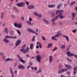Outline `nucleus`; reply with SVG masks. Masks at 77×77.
I'll return each mask as SVG.
<instances>
[{
    "mask_svg": "<svg viewBox=\"0 0 77 77\" xmlns=\"http://www.w3.org/2000/svg\"><path fill=\"white\" fill-rule=\"evenodd\" d=\"M29 21H32V18H29Z\"/></svg>",
    "mask_w": 77,
    "mask_h": 77,
    "instance_id": "57",
    "label": "nucleus"
},
{
    "mask_svg": "<svg viewBox=\"0 0 77 77\" xmlns=\"http://www.w3.org/2000/svg\"><path fill=\"white\" fill-rule=\"evenodd\" d=\"M77 66H76L75 67H74L73 69V74L74 75H75L76 74V73H77Z\"/></svg>",
    "mask_w": 77,
    "mask_h": 77,
    "instance_id": "10",
    "label": "nucleus"
},
{
    "mask_svg": "<svg viewBox=\"0 0 77 77\" xmlns=\"http://www.w3.org/2000/svg\"><path fill=\"white\" fill-rule=\"evenodd\" d=\"M27 8H28V9H35V6L32 5H31L28 6Z\"/></svg>",
    "mask_w": 77,
    "mask_h": 77,
    "instance_id": "8",
    "label": "nucleus"
},
{
    "mask_svg": "<svg viewBox=\"0 0 77 77\" xmlns=\"http://www.w3.org/2000/svg\"><path fill=\"white\" fill-rule=\"evenodd\" d=\"M20 29L22 27V23H20L19 24H18V25L17 26V27Z\"/></svg>",
    "mask_w": 77,
    "mask_h": 77,
    "instance_id": "23",
    "label": "nucleus"
},
{
    "mask_svg": "<svg viewBox=\"0 0 77 77\" xmlns=\"http://www.w3.org/2000/svg\"><path fill=\"white\" fill-rule=\"evenodd\" d=\"M21 42V41L20 40H18L17 41L16 43V46H18Z\"/></svg>",
    "mask_w": 77,
    "mask_h": 77,
    "instance_id": "9",
    "label": "nucleus"
},
{
    "mask_svg": "<svg viewBox=\"0 0 77 77\" xmlns=\"http://www.w3.org/2000/svg\"><path fill=\"white\" fill-rule=\"evenodd\" d=\"M34 14L36 16H38V17H40V18H41L42 17V14H38L36 13V12H35L34 13Z\"/></svg>",
    "mask_w": 77,
    "mask_h": 77,
    "instance_id": "11",
    "label": "nucleus"
},
{
    "mask_svg": "<svg viewBox=\"0 0 77 77\" xmlns=\"http://www.w3.org/2000/svg\"><path fill=\"white\" fill-rule=\"evenodd\" d=\"M21 20H22V21H23V20H24V17H21Z\"/></svg>",
    "mask_w": 77,
    "mask_h": 77,
    "instance_id": "50",
    "label": "nucleus"
},
{
    "mask_svg": "<svg viewBox=\"0 0 77 77\" xmlns=\"http://www.w3.org/2000/svg\"><path fill=\"white\" fill-rule=\"evenodd\" d=\"M17 37L16 36H12V39H17Z\"/></svg>",
    "mask_w": 77,
    "mask_h": 77,
    "instance_id": "49",
    "label": "nucleus"
},
{
    "mask_svg": "<svg viewBox=\"0 0 77 77\" xmlns=\"http://www.w3.org/2000/svg\"><path fill=\"white\" fill-rule=\"evenodd\" d=\"M33 33H34V34H36V35H38V34L37 33H36L35 31H34V32H33Z\"/></svg>",
    "mask_w": 77,
    "mask_h": 77,
    "instance_id": "53",
    "label": "nucleus"
},
{
    "mask_svg": "<svg viewBox=\"0 0 77 77\" xmlns=\"http://www.w3.org/2000/svg\"><path fill=\"white\" fill-rule=\"evenodd\" d=\"M27 30L28 32H29L30 33H33V32H34V31H33V30L32 29H31L29 28H28L27 29Z\"/></svg>",
    "mask_w": 77,
    "mask_h": 77,
    "instance_id": "16",
    "label": "nucleus"
},
{
    "mask_svg": "<svg viewBox=\"0 0 77 77\" xmlns=\"http://www.w3.org/2000/svg\"><path fill=\"white\" fill-rule=\"evenodd\" d=\"M27 24H28V25H31V23H32V22H30V21L27 20Z\"/></svg>",
    "mask_w": 77,
    "mask_h": 77,
    "instance_id": "37",
    "label": "nucleus"
},
{
    "mask_svg": "<svg viewBox=\"0 0 77 77\" xmlns=\"http://www.w3.org/2000/svg\"><path fill=\"white\" fill-rule=\"evenodd\" d=\"M5 32L7 33H8V28H5Z\"/></svg>",
    "mask_w": 77,
    "mask_h": 77,
    "instance_id": "36",
    "label": "nucleus"
},
{
    "mask_svg": "<svg viewBox=\"0 0 77 77\" xmlns=\"http://www.w3.org/2000/svg\"><path fill=\"white\" fill-rule=\"evenodd\" d=\"M11 16L13 18H15V16L14 14H11Z\"/></svg>",
    "mask_w": 77,
    "mask_h": 77,
    "instance_id": "48",
    "label": "nucleus"
},
{
    "mask_svg": "<svg viewBox=\"0 0 77 77\" xmlns=\"http://www.w3.org/2000/svg\"><path fill=\"white\" fill-rule=\"evenodd\" d=\"M43 1L45 3H47V0H43Z\"/></svg>",
    "mask_w": 77,
    "mask_h": 77,
    "instance_id": "58",
    "label": "nucleus"
},
{
    "mask_svg": "<svg viewBox=\"0 0 77 77\" xmlns=\"http://www.w3.org/2000/svg\"><path fill=\"white\" fill-rule=\"evenodd\" d=\"M26 44H24L23 45V46L22 47V48H23L25 49V47H26Z\"/></svg>",
    "mask_w": 77,
    "mask_h": 77,
    "instance_id": "51",
    "label": "nucleus"
},
{
    "mask_svg": "<svg viewBox=\"0 0 77 77\" xmlns=\"http://www.w3.org/2000/svg\"><path fill=\"white\" fill-rule=\"evenodd\" d=\"M66 47V46H65V45H63L62 46H61V48L62 49H64Z\"/></svg>",
    "mask_w": 77,
    "mask_h": 77,
    "instance_id": "30",
    "label": "nucleus"
},
{
    "mask_svg": "<svg viewBox=\"0 0 77 77\" xmlns=\"http://www.w3.org/2000/svg\"><path fill=\"white\" fill-rule=\"evenodd\" d=\"M65 67L67 68H69V69H70V68H71V66L69 65H68V64H65Z\"/></svg>",
    "mask_w": 77,
    "mask_h": 77,
    "instance_id": "21",
    "label": "nucleus"
},
{
    "mask_svg": "<svg viewBox=\"0 0 77 77\" xmlns=\"http://www.w3.org/2000/svg\"><path fill=\"white\" fill-rule=\"evenodd\" d=\"M17 33H18V34H19V35H21V32H20V31L19 30H18V29L17 30Z\"/></svg>",
    "mask_w": 77,
    "mask_h": 77,
    "instance_id": "39",
    "label": "nucleus"
},
{
    "mask_svg": "<svg viewBox=\"0 0 77 77\" xmlns=\"http://www.w3.org/2000/svg\"><path fill=\"white\" fill-rule=\"evenodd\" d=\"M3 41L4 42H6V43H9V40H8L7 39H6V38H4V39H3Z\"/></svg>",
    "mask_w": 77,
    "mask_h": 77,
    "instance_id": "24",
    "label": "nucleus"
},
{
    "mask_svg": "<svg viewBox=\"0 0 77 77\" xmlns=\"http://www.w3.org/2000/svg\"><path fill=\"white\" fill-rule=\"evenodd\" d=\"M36 36L34 35L33 36V38L32 39V42H34V41H35V37Z\"/></svg>",
    "mask_w": 77,
    "mask_h": 77,
    "instance_id": "41",
    "label": "nucleus"
},
{
    "mask_svg": "<svg viewBox=\"0 0 77 77\" xmlns=\"http://www.w3.org/2000/svg\"><path fill=\"white\" fill-rule=\"evenodd\" d=\"M25 3L26 4L27 6H28L29 5V2H25Z\"/></svg>",
    "mask_w": 77,
    "mask_h": 77,
    "instance_id": "46",
    "label": "nucleus"
},
{
    "mask_svg": "<svg viewBox=\"0 0 77 77\" xmlns=\"http://www.w3.org/2000/svg\"><path fill=\"white\" fill-rule=\"evenodd\" d=\"M68 71V69H59L58 70V74H61V73H62L65 71Z\"/></svg>",
    "mask_w": 77,
    "mask_h": 77,
    "instance_id": "2",
    "label": "nucleus"
},
{
    "mask_svg": "<svg viewBox=\"0 0 77 77\" xmlns=\"http://www.w3.org/2000/svg\"><path fill=\"white\" fill-rule=\"evenodd\" d=\"M24 48H21L20 49V51H21V52H24Z\"/></svg>",
    "mask_w": 77,
    "mask_h": 77,
    "instance_id": "35",
    "label": "nucleus"
},
{
    "mask_svg": "<svg viewBox=\"0 0 77 77\" xmlns=\"http://www.w3.org/2000/svg\"><path fill=\"white\" fill-rule=\"evenodd\" d=\"M63 37H64L65 38H66V41H69V37L67 35H63Z\"/></svg>",
    "mask_w": 77,
    "mask_h": 77,
    "instance_id": "17",
    "label": "nucleus"
},
{
    "mask_svg": "<svg viewBox=\"0 0 77 77\" xmlns=\"http://www.w3.org/2000/svg\"><path fill=\"white\" fill-rule=\"evenodd\" d=\"M58 48L57 47H55L54 48L53 50H52V51L53 52H54V51H55Z\"/></svg>",
    "mask_w": 77,
    "mask_h": 77,
    "instance_id": "34",
    "label": "nucleus"
},
{
    "mask_svg": "<svg viewBox=\"0 0 77 77\" xmlns=\"http://www.w3.org/2000/svg\"><path fill=\"white\" fill-rule=\"evenodd\" d=\"M51 14H52V17H54L55 16V12L54 11H53L52 12H51Z\"/></svg>",
    "mask_w": 77,
    "mask_h": 77,
    "instance_id": "26",
    "label": "nucleus"
},
{
    "mask_svg": "<svg viewBox=\"0 0 77 77\" xmlns=\"http://www.w3.org/2000/svg\"><path fill=\"white\" fill-rule=\"evenodd\" d=\"M55 5H48V7H49V8H54V7H55Z\"/></svg>",
    "mask_w": 77,
    "mask_h": 77,
    "instance_id": "29",
    "label": "nucleus"
},
{
    "mask_svg": "<svg viewBox=\"0 0 77 77\" xmlns=\"http://www.w3.org/2000/svg\"><path fill=\"white\" fill-rule=\"evenodd\" d=\"M34 69H35V71H36L37 70V67H35L34 68Z\"/></svg>",
    "mask_w": 77,
    "mask_h": 77,
    "instance_id": "54",
    "label": "nucleus"
},
{
    "mask_svg": "<svg viewBox=\"0 0 77 77\" xmlns=\"http://www.w3.org/2000/svg\"><path fill=\"white\" fill-rule=\"evenodd\" d=\"M14 26L16 27H18V23H15L14 24Z\"/></svg>",
    "mask_w": 77,
    "mask_h": 77,
    "instance_id": "32",
    "label": "nucleus"
},
{
    "mask_svg": "<svg viewBox=\"0 0 77 77\" xmlns=\"http://www.w3.org/2000/svg\"><path fill=\"white\" fill-rule=\"evenodd\" d=\"M76 32H77V29H75L72 30V32L73 33H76Z\"/></svg>",
    "mask_w": 77,
    "mask_h": 77,
    "instance_id": "42",
    "label": "nucleus"
},
{
    "mask_svg": "<svg viewBox=\"0 0 77 77\" xmlns=\"http://www.w3.org/2000/svg\"><path fill=\"white\" fill-rule=\"evenodd\" d=\"M17 63H14V66H17Z\"/></svg>",
    "mask_w": 77,
    "mask_h": 77,
    "instance_id": "56",
    "label": "nucleus"
},
{
    "mask_svg": "<svg viewBox=\"0 0 77 77\" xmlns=\"http://www.w3.org/2000/svg\"><path fill=\"white\" fill-rule=\"evenodd\" d=\"M4 14V13L3 12H2L1 14V16H0V18L1 19V20H3V16Z\"/></svg>",
    "mask_w": 77,
    "mask_h": 77,
    "instance_id": "20",
    "label": "nucleus"
},
{
    "mask_svg": "<svg viewBox=\"0 0 77 77\" xmlns=\"http://www.w3.org/2000/svg\"><path fill=\"white\" fill-rule=\"evenodd\" d=\"M57 34L59 36H62V32L60 31H58Z\"/></svg>",
    "mask_w": 77,
    "mask_h": 77,
    "instance_id": "25",
    "label": "nucleus"
},
{
    "mask_svg": "<svg viewBox=\"0 0 77 77\" xmlns=\"http://www.w3.org/2000/svg\"><path fill=\"white\" fill-rule=\"evenodd\" d=\"M17 6H19V7H24L25 6V3L24 2H21L20 3H19L17 4Z\"/></svg>",
    "mask_w": 77,
    "mask_h": 77,
    "instance_id": "4",
    "label": "nucleus"
},
{
    "mask_svg": "<svg viewBox=\"0 0 77 77\" xmlns=\"http://www.w3.org/2000/svg\"><path fill=\"white\" fill-rule=\"evenodd\" d=\"M11 34H14V31L11 30L10 31Z\"/></svg>",
    "mask_w": 77,
    "mask_h": 77,
    "instance_id": "43",
    "label": "nucleus"
},
{
    "mask_svg": "<svg viewBox=\"0 0 77 77\" xmlns=\"http://www.w3.org/2000/svg\"><path fill=\"white\" fill-rule=\"evenodd\" d=\"M14 60V59H11L10 58H8L6 59H5V61L6 62H8L9 61H13Z\"/></svg>",
    "mask_w": 77,
    "mask_h": 77,
    "instance_id": "19",
    "label": "nucleus"
},
{
    "mask_svg": "<svg viewBox=\"0 0 77 77\" xmlns=\"http://www.w3.org/2000/svg\"><path fill=\"white\" fill-rule=\"evenodd\" d=\"M9 35H6L5 37V38H9Z\"/></svg>",
    "mask_w": 77,
    "mask_h": 77,
    "instance_id": "62",
    "label": "nucleus"
},
{
    "mask_svg": "<svg viewBox=\"0 0 77 77\" xmlns=\"http://www.w3.org/2000/svg\"><path fill=\"white\" fill-rule=\"evenodd\" d=\"M66 54L69 57H71L72 56H74V54H72L71 52L68 51L67 52Z\"/></svg>",
    "mask_w": 77,
    "mask_h": 77,
    "instance_id": "6",
    "label": "nucleus"
},
{
    "mask_svg": "<svg viewBox=\"0 0 77 77\" xmlns=\"http://www.w3.org/2000/svg\"><path fill=\"white\" fill-rule=\"evenodd\" d=\"M53 46V44L52 43L48 45V48H51Z\"/></svg>",
    "mask_w": 77,
    "mask_h": 77,
    "instance_id": "38",
    "label": "nucleus"
},
{
    "mask_svg": "<svg viewBox=\"0 0 77 77\" xmlns=\"http://www.w3.org/2000/svg\"><path fill=\"white\" fill-rule=\"evenodd\" d=\"M17 9V8H16L15 7H13V9L14 10V11H15L16 9Z\"/></svg>",
    "mask_w": 77,
    "mask_h": 77,
    "instance_id": "52",
    "label": "nucleus"
},
{
    "mask_svg": "<svg viewBox=\"0 0 77 77\" xmlns=\"http://www.w3.org/2000/svg\"><path fill=\"white\" fill-rule=\"evenodd\" d=\"M59 68H62V64H60L59 66Z\"/></svg>",
    "mask_w": 77,
    "mask_h": 77,
    "instance_id": "44",
    "label": "nucleus"
},
{
    "mask_svg": "<svg viewBox=\"0 0 77 77\" xmlns=\"http://www.w3.org/2000/svg\"><path fill=\"white\" fill-rule=\"evenodd\" d=\"M67 60L68 62H70V63H71L72 61V60H71V59H70V58H67Z\"/></svg>",
    "mask_w": 77,
    "mask_h": 77,
    "instance_id": "28",
    "label": "nucleus"
},
{
    "mask_svg": "<svg viewBox=\"0 0 77 77\" xmlns=\"http://www.w3.org/2000/svg\"><path fill=\"white\" fill-rule=\"evenodd\" d=\"M10 72L12 74V75L11 77H14V73L13 72V71H12V68H10Z\"/></svg>",
    "mask_w": 77,
    "mask_h": 77,
    "instance_id": "18",
    "label": "nucleus"
},
{
    "mask_svg": "<svg viewBox=\"0 0 77 77\" xmlns=\"http://www.w3.org/2000/svg\"><path fill=\"white\" fill-rule=\"evenodd\" d=\"M37 57V61H38L39 63H41V55H38L36 56Z\"/></svg>",
    "mask_w": 77,
    "mask_h": 77,
    "instance_id": "5",
    "label": "nucleus"
},
{
    "mask_svg": "<svg viewBox=\"0 0 77 77\" xmlns=\"http://www.w3.org/2000/svg\"><path fill=\"white\" fill-rule=\"evenodd\" d=\"M14 74H15L17 75V70H15L14 72Z\"/></svg>",
    "mask_w": 77,
    "mask_h": 77,
    "instance_id": "61",
    "label": "nucleus"
},
{
    "mask_svg": "<svg viewBox=\"0 0 77 77\" xmlns=\"http://www.w3.org/2000/svg\"><path fill=\"white\" fill-rule=\"evenodd\" d=\"M38 46H39V48H42V45H41V44H40Z\"/></svg>",
    "mask_w": 77,
    "mask_h": 77,
    "instance_id": "47",
    "label": "nucleus"
},
{
    "mask_svg": "<svg viewBox=\"0 0 77 77\" xmlns=\"http://www.w3.org/2000/svg\"><path fill=\"white\" fill-rule=\"evenodd\" d=\"M72 20H74L75 17V15H76V14L74 12L72 13Z\"/></svg>",
    "mask_w": 77,
    "mask_h": 77,
    "instance_id": "13",
    "label": "nucleus"
},
{
    "mask_svg": "<svg viewBox=\"0 0 77 77\" xmlns=\"http://www.w3.org/2000/svg\"><path fill=\"white\" fill-rule=\"evenodd\" d=\"M17 56L18 57L19 59V60H20V62H22L23 63V64H24V63H26V61L24 60H23V58L21 57H20V56L19 55H17Z\"/></svg>",
    "mask_w": 77,
    "mask_h": 77,
    "instance_id": "3",
    "label": "nucleus"
},
{
    "mask_svg": "<svg viewBox=\"0 0 77 77\" xmlns=\"http://www.w3.org/2000/svg\"><path fill=\"white\" fill-rule=\"evenodd\" d=\"M42 71V70L41 69H39L38 71H37V73H39V72H41Z\"/></svg>",
    "mask_w": 77,
    "mask_h": 77,
    "instance_id": "45",
    "label": "nucleus"
},
{
    "mask_svg": "<svg viewBox=\"0 0 77 77\" xmlns=\"http://www.w3.org/2000/svg\"><path fill=\"white\" fill-rule=\"evenodd\" d=\"M59 36L58 34L57 33L56 35H55L54 36H53L51 37V39L52 40H54V41H57V39H56V37H57Z\"/></svg>",
    "mask_w": 77,
    "mask_h": 77,
    "instance_id": "7",
    "label": "nucleus"
},
{
    "mask_svg": "<svg viewBox=\"0 0 77 77\" xmlns=\"http://www.w3.org/2000/svg\"><path fill=\"white\" fill-rule=\"evenodd\" d=\"M43 21H44V22H45V23L46 24H48V21L47 20H46L45 19H43Z\"/></svg>",
    "mask_w": 77,
    "mask_h": 77,
    "instance_id": "31",
    "label": "nucleus"
},
{
    "mask_svg": "<svg viewBox=\"0 0 77 77\" xmlns=\"http://www.w3.org/2000/svg\"><path fill=\"white\" fill-rule=\"evenodd\" d=\"M75 3V1H73L70 4V5L72 6L73 5H74Z\"/></svg>",
    "mask_w": 77,
    "mask_h": 77,
    "instance_id": "33",
    "label": "nucleus"
},
{
    "mask_svg": "<svg viewBox=\"0 0 77 77\" xmlns=\"http://www.w3.org/2000/svg\"><path fill=\"white\" fill-rule=\"evenodd\" d=\"M74 57L77 59V55H74Z\"/></svg>",
    "mask_w": 77,
    "mask_h": 77,
    "instance_id": "60",
    "label": "nucleus"
},
{
    "mask_svg": "<svg viewBox=\"0 0 77 77\" xmlns=\"http://www.w3.org/2000/svg\"><path fill=\"white\" fill-rule=\"evenodd\" d=\"M63 12V10H57L56 11V15H57V14L59 13V14H58V16H57L53 18L52 20V22H53V21H55L58 18V17H60V18L61 19H62V18H64V17L63 16H62V13Z\"/></svg>",
    "mask_w": 77,
    "mask_h": 77,
    "instance_id": "1",
    "label": "nucleus"
},
{
    "mask_svg": "<svg viewBox=\"0 0 77 77\" xmlns=\"http://www.w3.org/2000/svg\"><path fill=\"white\" fill-rule=\"evenodd\" d=\"M62 4H59L57 6V9H59L60 8V7L61 6H62Z\"/></svg>",
    "mask_w": 77,
    "mask_h": 77,
    "instance_id": "27",
    "label": "nucleus"
},
{
    "mask_svg": "<svg viewBox=\"0 0 77 77\" xmlns=\"http://www.w3.org/2000/svg\"><path fill=\"white\" fill-rule=\"evenodd\" d=\"M60 77H65V76L63 75H60Z\"/></svg>",
    "mask_w": 77,
    "mask_h": 77,
    "instance_id": "59",
    "label": "nucleus"
},
{
    "mask_svg": "<svg viewBox=\"0 0 77 77\" xmlns=\"http://www.w3.org/2000/svg\"><path fill=\"white\" fill-rule=\"evenodd\" d=\"M29 50H30V48H29V47H27V48L24 51L23 53H24V54L27 53H28V52H29Z\"/></svg>",
    "mask_w": 77,
    "mask_h": 77,
    "instance_id": "15",
    "label": "nucleus"
},
{
    "mask_svg": "<svg viewBox=\"0 0 77 77\" xmlns=\"http://www.w3.org/2000/svg\"><path fill=\"white\" fill-rule=\"evenodd\" d=\"M42 39L43 40V41L45 40V38L44 36H42L41 37Z\"/></svg>",
    "mask_w": 77,
    "mask_h": 77,
    "instance_id": "40",
    "label": "nucleus"
},
{
    "mask_svg": "<svg viewBox=\"0 0 77 77\" xmlns=\"http://www.w3.org/2000/svg\"><path fill=\"white\" fill-rule=\"evenodd\" d=\"M29 64L30 65H32V62H30L29 63Z\"/></svg>",
    "mask_w": 77,
    "mask_h": 77,
    "instance_id": "64",
    "label": "nucleus"
},
{
    "mask_svg": "<svg viewBox=\"0 0 77 77\" xmlns=\"http://www.w3.org/2000/svg\"><path fill=\"white\" fill-rule=\"evenodd\" d=\"M15 11L16 12H18L19 10H18L17 8L15 10Z\"/></svg>",
    "mask_w": 77,
    "mask_h": 77,
    "instance_id": "55",
    "label": "nucleus"
},
{
    "mask_svg": "<svg viewBox=\"0 0 77 77\" xmlns=\"http://www.w3.org/2000/svg\"><path fill=\"white\" fill-rule=\"evenodd\" d=\"M53 56H51L49 57V62L50 63H51V62H52V60H53Z\"/></svg>",
    "mask_w": 77,
    "mask_h": 77,
    "instance_id": "12",
    "label": "nucleus"
},
{
    "mask_svg": "<svg viewBox=\"0 0 77 77\" xmlns=\"http://www.w3.org/2000/svg\"><path fill=\"white\" fill-rule=\"evenodd\" d=\"M17 67L19 69H24V66L22 65H19Z\"/></svg>",
    "mask_w": 77,
    "mask_h": 77,
    "instance_id": "14",
    "label": "nucleus"
},
{
    "mask_svg": "<svg viewBox=\"0 0 77 77\" xmlns=\"http://www.w3.org/2000/svg\"><path fill=\"white\" fill-rule=\"evenodd\" d=\"M36 44H37V45H39V44H40V43L39 42H38L37 43H36Z\"/></svg>",
    "mask_w": 77,
    "mask_h": 77,
    "instance_id": "63",
    "label": "nucleus"
},
{
    "mask_svg": "<svg viewBox=\"0 0 77 77\" xmlns=\"http://www.w3.org/2000/svg\"><path fill=\"white\" fill-rule=\"evenodd\" d=\"M33 48H34V45L33 44H31L30 45V48L31 50L32 49H33Z\"/></svg>",
    "mask_w": 77,
    "mask_h": 77,
    "instance_id": "22",
    "label": "nucleus"
}]
</instances>
